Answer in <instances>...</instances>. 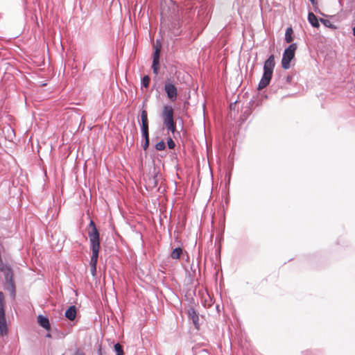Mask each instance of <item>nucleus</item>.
<instances>
[{
  "label": "nucleus",
  "mask_w": 355,
  "mask_h": 355,
  "mask_svg": "<svg viewBox=\"0 0 355 355\" xmlns=\"http://www.w3.org/2000/svg\"><path fill=\"white\" fill-rule=\"evenodd\" d=\"M87 233L90 241V248L92 252L90 260V270L92 275L95 276L96 274V265L100 250V234L92 220L89 222Z\"/></svg>",
  "instance_id": "f257e3e1"
},
{
  "label": "nucleus",
  "mask_w": 355,
  "mask_h": 355,
  "mask_svg": "<svg viewBox=\"0 0 355 355\" xmlns=\"http://www.w3.org/2000/svg\"><path fill=\"white\" fill-rule=\"evenodd\" d=\"M275 65V57L273 55H271L264 62L263 77L259 83L257 89H264L269 85Z\"/></svg>",
  "instance_id": "f03ea898"
},
{
  "label": "nucleus",
  "mask_w": 355,
  "mask_h": 355,
  "mask_svg": "<svg viewBox=\"0 0 355 355\" xmlns=\"http://www.w3.org/2000/svg\"><path fill=\"white\" fill-rule=\"evenodd\" d=\"M162 117L166 129L173 133L175 130V123L173 121V110L171 106L164 107Z\"/></svg>",
  "instance_id": "7ed1b4c3"
},
{
  "label": "nucleus",
  "mask_w": 355,
  "mask_h": 355,
  "mask_svg": "<svg viewBox=\"0 0 355 355\" xmlns=\"http://www.w3.org/2000/svg\"><path fill=\"white\" fill-rule=\"evenodd\" d=\"M265 90H249L245 92L242 95L243 98H248L251 96L250 101L248 102V105L250 107H253L259 105V103L261 102V99L263 96L265 98L267 97L266 95L264 94Z\"/></svg>",
  "instance_id": "20e7f679"
},
{
  "label": "nucleus",
  "mask_w": 355,
  "mask_h": 355,
  "mask_svg": "<svg viewBox=\"0 0 355 355\" xmlns=\"http://www.w3.org/2000/svg\"><path fill=\"white\" fill-rule=\"evenodd\" d=\"M297 44L293 43L289 45L284 51L282 60V67L288 69L291 67V62L295 57V52L297 49Z\"/></svg>",
  "instance_id": "39448f33"
},
{
  "label": "nucleus",
  "mask_w": 355,
  "mask_h": 355,
  "mask_svg": "<svg viewBox=\"0 0 355 355\" xmlns=\"http://www.w3.org/2000/svg\"><path fill=\"white\" fill-rule=\"evenodd\" d=\"M4 295L0 291V334L3 336L7 334L8 327L4 309Z\"/></svg>",
  "instance_id": "423d86ee"
},
{
  "label": "nucleus",
  "mask_w": 355,
  "mask_h": 355,
  "mask_svg": "<svg viewBox=\"0 0 355 355\" xmlns=\"http://www.w3.org/2000/svg\"><path fill=\"white\" fill-rule=\"evenodd\" d=\"M189 318L192 320L193 324L197 329H200L199 316L194 308L191 307L187 311Z\"/></svg>",
  "instance_id": "0eeeda50"
},
{
  "label": "nucleus",
  "mask_w": 355,
  "mask_h": 355,
  "mask_svg": "<svg viewBox=\"0 0 355 355\" xmlns=\"http://www.w3.org/2000/svg\"><path fill=\"white\" fill-rule=\"evenodd\" d=\"M141 131L142 137L144 139V142L142 144V147L144 150H146L149 146L148 125H141Z\"/></svg>",
  "instance_id": "6e6552de"
},
{
  "label": "nucleus",
  "mask_w": 355,
  "mask_h": 355,
  "mask_svg": "<svg viewBox=\"0 0 355 355\" xmlns=\"http://www.w3.org/2000/svg\"><path fill=\"white\" fill-rule=\"evenodd\" d=\"M37 322L41 327L46 330H49L51 327L49 319L42 315L37 316Z\"/></svg>",
  "instance_id": "1a4fd4ad"
},
{
  "label": "nucleus",
  "mask_w": 355,
  "mask_h": 355,
  "mask_svg": "<svg viewBox=\"0 0 355 355\" xmlns=\"http://www.w3.org/2000/svg\"><path fill=\"white\" fill-rule=\"evenodd\" d=\"M65 317L69 320H73L76 316V308L75 306H71L66 311Z\"/></svg>",
  "instance_id": "9d476101"
},
{
  "label": "nucleus",
  "mask_w": 355,
  "mask_h": 355,
  "mask_svg": "<svg viewBox=\"0 0 355 355\" xmlns=\"http://www.w3.org/2000/svg\"><path fill=\"white\" fill-rule=\"evenodd\" d=\"M227 98L228 99V101H230V109L231 110H235L236 109V105L237 103V102L239 101H241V94H239L237 95V98L234 100V98L233 97L232 98H230L229 97V94L227 93Z\"/></svg>",
  "instance_id": "9b49d317"
},
{
  "label": "nucleus",
  "mask_w": 355,
  "mask_h": 355,
  "mask_svg": "<svg viewBox=\"0 0 355 355\" xmlns=\"http://www.w3.org/2000/svg\"><path fill=\"white\" fill-rule=\"evenodd\" d=\"M308 21L313 27L318 28L320 26L318 19L317 17L313 12L309 13Z\"/></svg>",
  "instance_id": "f8f14e48"
},
{
  "label": "nucleus",
  "mask_w": 355,
  "mask_h": 355,
  "mask_svg": "<svg viewBox=\"0 0 355 355\" xmlns=\"http://www.w3.org/2000/svg\"><path fill=\"white\" fill-rule=\"evenodd\" d=\"M182 254V249L181 248H176L173 249L171 254V257L173 259H179Z\"/></svg>",
  "instance_id": "ddd939ff"
},
{
  "label": "nucleus",
  "mask_w": 355,
  "mask_h": 355,
  "mask_svg": "<svg viewBox=\"0 0 355 355\" xmlns=\"http://www.w3.org/2000/svg\"><path fill=\"white\" fill-rule=\"evenodd\" d=\"M293 33V29L291 27H288L286 28V33H285V40L287 43H291V42H293V38L292 37Z\"/></svg>",
  "instance_id": "4468645a"
},
{
  "label": "nucleus",
  "mask_w": 355,
  "mask_h": 355,
  "mask_svg": "<svg viewBox=\"0 0 355 355\" xmlns=\"http://www.w3.org/2000/svg\"><path fill=\"white\" fill-rule=\"evenodd\" d=\"M141 125H148V114L146 110H143L141 112Z\"/></svg>",
  "instance_id": "2eb2a0df"
},
{
  "label": "nucleus",
  "mask_w": 355,
  "mask_h": 355,
  "mask_svg": "<svg viewBox=\"0 0 355 355\" xmlns=\"http://www.w3.org/2000/svg\"><path fill=\"white\" fill-rule=\"evenodd\" d=\"M147 184L148 187L151 189L156 187L157 185V176L154 175L153 177L149 178Z\"/></svg>",
  "instance_id": "dca6fc26"
},
{
  "label": "nucleus",
  "mask_w": 355,
  "mask_h": 355,
  "mask_svg": "<svg viewBox=\"0 0 355 355\" xmlns=\"http://www.w3.org/2000/svg\"><path fill=\"white\" fill-rule=\"evenodd\" d=\"M320 22L326 27H328L331 29H336V26L334 25L329 20L324 19H320Z\"/></svg>",
  "instance_id": "f3484780"
},
{
  "label": "nucleus",
  "mask_w": 355,
  "mask_h": 355,
  "mask_svg": "<svg viewBox=\"0 0 355 355\" xmlns=\"http://www.w3.org/2000/svg\"><path fill=\"white\" fill-rule=\"evenodd\" d=\"M167 92L168 97L172 101H174L177 97V90H166Z\"/></svg>",
  "instance_id": "a211bd4d"
},
{
  "label": "nucleus",
  "mask_w": 355,
  "mask_h": 355,
  "mask_svg": "<svg viewBox=\"0 0 355 355\" xmlns=\"http://www.w3.org/2000/svg\"><path fill=\"white\" fill-rule=\"evenodd\" d=\"M114 347L116 355H124L123 347L119 343L115 344Z\"/></svg>",
  "instance_id": "6ab92c4d"
},
{
  "label": "nucleus",
  "mask_w": 355,
  "mask_h": 355,
  "mask_svg": "<svg viewBox=\"0 0 355 355\" xmlns=\"http://www.w3.org/2000/svg\"><path fill=\"white\" fill-rule=\"evenodd\" d=\"M159 53H160V46H155V51L153 53V60L156 63L157 60H159Z\"/></svg>",
  "instance_id": "aec40b11"
},
{
  "label": "nucleus",
  "mask_w": 355,
  "mask_h": 355,
  "mask_svg": "<svg viewBox=\"0 0 355 355\" xmlns=\"http://www.w3.org/2000/svg\"><path fill=\"white\" fill-rule=\"evenodd\" d=\"M149 83H150V78L148 76H145L142 79H141V87H144L145 88L148 87V85H149Z\"/></svg>",
  "instance_id": "412c9836"
},
{
  "label": "nucleus",
  "mask_w": 355,
  "mask_h": 355,
  "mask_svg": "<svg viewBox=\"0 0 355 355\" xmlns=\"http://www.w3.org/2000/svg\"><path fill=\"white\" fill-rule=\"evenodd\" d=\"M166 148V144L164 141H160L155 145V148L157 150H163Z\"/></svg>",
  "instance_id": "4be33fe9"
},
{
  "label": "nucleus",
  "mask_w": 355,
  "mask_h": 355,
  "mask_svg": "<svg viewBox=\"0 0 355 355\" xmlns=\"http://www.w3.org/2000/svg\"><path fill=\"white\" fill-rule=\"evenodd\" d=\"M152 69L154 73L157 74L158 73L159 60H157L156 64L155 62V60H153Z\"/></svg>",
  "instance_id": "5701e85b"
},
{
  "label": "nucleus",
  "mask_w": 355,
  "mask_h": 355,
  "mask_svg": "<svg viewBox=\"0 0 355 355\" xmlns=\"http://www.w3.org/2000/svg\"><path fill=\"white\" fill-rule=\"evenodd\" d=\"M167 144H168V148H170V149H173L175 146V144L174 141L171 137H169L168 139Z\"/></svg>",
  "instance_id": "b1692460"
},
{
  "label": "nucleus",
  "mask_w": 355,
  "mask_h": 355,
  "mask_svg": "<svg viewBox=\"0 0 355 355\" xmlns=\"http://www.w3.org/2000/svg\"><path fill=\"white\" fill-rule=\"evenodd\" d=\"M164 89H176V88L175 87L174 85H173L170 81H168L165 84Z\"/></svg>",
  "instance_id": "393cba45"
},
{
  "label": "nucleus",
  "mask_w": 355,
  "mask_h": 355,
  "mask_svg": "<svg viewBox=\"0 0 355 355\" xmlns=\"http://www.w3.org/2000/svg\"><path fill=\"white\" fill-rule=\"evenodd\" d=\"M75 355H85V353L80 350L79 349H77L75 353Z\"/></svg>",
  "instance_id": "a878e982"
},
{
  "label": "nucleus",
  "mask_w": 355,
  "mask_h": 355,
  "mask_svg": "<svg viewBox=\"0 0 355 355\" xmlns=\"http://www.w3.org/2000/svg\"><path fill=\"white\" fill-rule=\"evenodd\" d=\"M309 1L311 2V3L313 4V6H315V0H309Z\"/></svg>",
  "instance_id": "bb28decb"
},
{
  "label": "nucleus",
  "mask_w": 355,
  "mask_h": 355,
  "mask_svg": "<svg viewBox=\"0 0 355 355\" xmlns=\"http://www.w3.org/2000/svg\"><path fill=\"white\" fill-rule=\"evenodd\" d=\"M353 35L355 36V26L352 29Z\"/></svg>",
  "instance_id": "cd10ccee"
},
{
  "label": "nucleus",
  "mask_w": 355,
  "mask_h": 355,
  "mask_svg": "<svg viewBox=\"0 0 355 355\" xmlns=\"http://www.w3.org/2000/svg\"><path fill=\"white\" fill-rule=\"evenodd\" d=\"M46 336L50 338V337H51V335H50L49 334H48L46 335Z\"/></svg>",
  "instance_id": "c85d7f7f"
}]
</instances>
